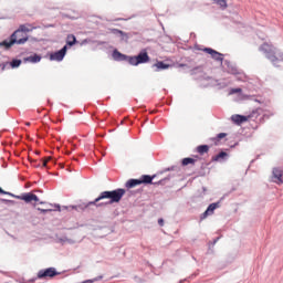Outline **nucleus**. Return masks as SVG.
<instances>
[{
	"label": "nucleus",
	"mask_w": 283,
	"mask_h": 283,
	"mask_svg": "<svg viewBox=\"0 0 283 283\" xmlns=\"http://www.w3.org/2000/svg\"><path fill=\"white\" fill-rule=\"evenodd\" d=\"M77 41H76V35L74 34H69L66 38V45H69L70 48L76 45Z\"/></svg>",
	"instance_id": "20"
},
{
	"label": "nucleus",
	"mask_w": 283,
	"mask_h": 283,
	"mask_svg": "<svg viewBox=\"0 0 283 283\" xmlns=\"http://www.w3.org/2000/svg\"><path fill=\"white\" fill-rule=\"evenodd\" d=\"M203 52H206L207 54H210L211 59H213L214 61H219L220 63L224 61V55L211 48H205Z\"/></svg>",
	"instance_id": "7"
},
{
	"label": "nucleus",
	"mask_w": 283,
	"mask_h": 283,
	"mask_svg": "<svg viewBox=\"0 0 283 283\" xmlns=\"http://www.w3.org/2000/svg\"><path fill=\"white\" fill-rule=\"evenodd\" d=\"M28 41V35H25V33L23 34H18L15 35V38H12V34L11 36L9 38V40H4L0 43V45L2 48H6V50H10L11 46L14 45V43H17V45H23L25 44Z\"/></svg>",
	"instance_id": "2"
},
{
	"label": "nucleus",
	"mask_w": 283,
	"mask_h": 283,
	"mask_svg": "<svg viewBox=\"0 0 283 283\" xmlns=\"http://www.w3.org/2000/svg\"><path fill=\"white\" fill-rule=\"evenodd\" d=\"M176 169H178V166H171V167L164 169V171H176Z\"/></svg>",
	"instance_id": "30"
},
{
	"label": "nucleus",
	"mask_w": 283,
	"mask_h": 283,
	"mask_svg": "<svg viewBox=\"0 0 283 283\" xmlns=\"http://www.w3.org/2000/svg\"><path fill=\"white\" fill-rule=\"evenodd\" d=\"M218 240H220V237L216 238L212 242V244H216L218 242Z\"/></svg>",
	"instance_id": "36"
},
{
	"label": "nucleus",
	"mask_w": 283,
	"mask_h": 283,
	"mask_svg": "<svg viewBox=\"0 0 283 283\" xmlns=\"http://www.w3.org/2000/svg\"><path fill=\"white\" fill-rule=\"evenodd\" d=\"M149 63V54L146 50L140 51L137 55L129 57V65H142Z\"/></svg>",
	"instance_id": "4"
},
{
	"label": "nucleus",
	"mask_w": 283,
	"mask_h": 283,
	"mask_svg": "<svg viewBox=\"0 0 283 283\" xmlns=\"http://www.w3.org/2000/svg\"><path fill=\"white\" fill-rule=\"evenodd\" d=\"M230 94H242V88H232Z\"/></svg>",
	"instance_id": "28"
},
{
	"label": "nucleus",
	"mask_w": 283,
	"mask_h": 283,
	"mask_svg": "<svg viewBox=\"0 0 283 283\" xmlns=\"http://www.w3.org/2000/svg\"><path fill=\"white\" fill-rule=\"evenodd\" d=\"M56 275H61V272H57L56 268H48L38 272L39 280H43V277H56Z\"/></svg>",
	"instance_id": "5"
},
{
	"label": "nucleus",
	"mask_w": 283,
	"mask_h": 283,
	"mask_svg": "<svg viewBox=\"0 0 283 283\" xmlns=\"http://www.w3.org/2000/svg\"><path fill=\"white\" fill-rule=\"evenodd\" d=\"M283 169L282 168H273L272 170V181L276 185H283Z\"/></svg>",
	"instance_id": "8"
},
{
	"label": "nucleus",
	"mask_w": 283,
	"mask_h": 283,
	"mask_svg": "<svg viewBox=\"0 0 283 283\" xmlns=\"http://www.w3.org/2000/svg\"><path fill=\"white\" fill-rule=\"evenodd\" d=\"M32 192H25L21 197H17L18 200H23L24 202H32Z\"/></svg>",
	"instance_id": "21"
},
{
	"label": "nucleus",
	"mask_w": 283,
	"mask_h": 283,
	"mask_svg": "<svg viewBox=\"0 0 283 283\" xmlns=\"http://www.w3.org/2000/svg\"><path fill=\"white\" fill-rule=\"evenodd\" d=\"M222 138H227V133H220L217 135V137L213 138V140H222Z\"/></svg>",
	"instance_id": "26"
},
{
	"label": "nucleus",
	"mask_w": 283,
	"mask_h": 283,
	"mask_svg": "<svg viewBox=\"0 0 283 283\" xmlns=\"http://www.w3.org/2000/svg\"><path fill=\"white\" fill-rule=\"evenodd\" d=\"M229 158V154H227V151H221L218 155L212 157V160L214 163H223L224 160H227Z\"/></svg>",
	"instance_id": "16"
},
{
	"label": "nucleus",
	"mask_w": 283,
	"mask_h": 283,
	"mask_svg": "<svg viewBox=\"0 0 283 283\" xmlns=\"http://www.w3.org/2000/svg\"><path fill=\"white\" fill-rule=\"evenodd\" d=\"M2 195H3V196H10V192L4 191V192H2Z\"/></svg>",
	"instance_id": "37"
},
{
	"label": "nucleus",
	"mask_w": 283,
	"mask_h": 283,
	"mask_svg": "<svg viewBox=\"0 0 283 283\" xmlns=\"http://www.w3.org/2000/svg\"><path fill=\"white\" fill-rule=\"evenodd\" d=\"M21 63L22 61L19 60V59H13L11 62H10V66L14 70L17 67H20L21 66Z\"/></svg>",
	"instance_id": "25"
},
{
	"label": "nucleus",
	"mask_w": 283,
	"mask_h": 283,
	"mask_svg": "<svg viewBox=\"0 0 283 283\" xmlns=\"http://www.w3.org/2000/svg\"><path fill=\"white\" fill-rule=\"evenodd\" d=\"M114 61H125L126 63H129V55L120 53L118 50H114L112 54Z\"/></svg>",
	"instance_id": "10"
},
{
	"label": "nucleus",
	"mask_w": 283,
	"mask_h": 283,
	"mask_svg": "<svg viewBox=\"0 0 283 283\" xmlns=\"http://www.w3.org/2000/svg\"><path fill=\"white\" fill-rule=\"evenodd\" d=\"M259 50H260V52H264L266 59H269V61H271V63H273L274 65L276 63H280V59H277V56L275 55V50L269 43L262 44L259 48Z\"/></svg>",
	"instance_id": "3"
},
{
	"label": "nucleus",
	"mask_w": 283,
	"mask_h": 283,
	"mask_svg": "<svg viewBox=\"0 0 283 283\" xmlns=\"http://www.w3.org/2000/svg\"><path fill=\"white\" fill-rule=\"evenodd\" d=\"M158 224H159V227H163L165 224V220L158 219Z\"/></svg>",
	"instance_id": "33"
},
{
	"label": "nucleus",
	"mask_w": 283,
	"mask_h": 283,
	"mask_svg": "<svg viewBox=\"0 0 283 283\" xmlns=\"http://www.w3.org/2000/svg\"><path fill=\"white\" fill-rule=\"evenodd\" d=\"M25 63H41V55L33 54L24 59Z\"/></svg>",
	"instance_id": "17"
},
{
	"label": "nucleus",
	"mask_w": 283,
	"mask_h": 283,
	"mask_svg": "<svg viewBox=\"0 0 283 283\" xmlns=\"http://www.w3.org/2000/svg\"><path fill=\"white\" fill-rule=\"evenodd\" d=\"M33 167H41V164H33Z\"/></svg>",
	"instance_id": "38"
},
{
	"label": "nucleus",
	"mask_w": 283,
	"mask_h": 283,
	"mask_svg": "<svg viewBox=\"0 0 283 283\" xmlns=\"http://www.w3.org/2000/svg\"><path fill=\"white\" fill-rule=\"evenodd\" d=\"M216 209H220V201L210 203L207 210L201 214V220H205V218H207L208 216H213Z\"/></svg>",
	"instance_id": "9"
},
{
	"label": "nucleus",
	"mask_w": 283,
	"mask_h": 283,
	"mask_svg": "<svg viewBox=\"0 0 283 283\" xmlns=\"http://www.w3.org/2000/svg\"><path fill=\"white\" fill-rule=\"evenodd\" d=\"M0 201L3 202L4 205H15V201L10 199H0Z\"/></svg>",
	"instance_id": "27"
},
{
	"label": "nucleus",
	"mask_w": 283,
	"mask_h": 283,
	"mask_svg": "<svg viewBox=\"0 0 283 283\" xmlns=\"http://www.w3.org/2000/svg\"><path fill=\"white\" fill-rule=\"evenodd\" d=\"M60 242H67V238L60 239Z\"/></svg>",
	"instance_id": "35"
},
{
	"label": "nucleus",
	"mask_w": 283,
	"mask_h": 283,
	"mask_svg": "<svg viewBox=\"0 0 283 283\" xmlns=\"http://www.w3.org/2000/svg\"><path fill=\"white\" fill-rule=\"evenodd\" d=\"M155 178L156 176L143 175L139 178V185H153Z\"/></svg>",
	"instance_id": "14"
},
{
	"label": "nucleus",
	"mask_w": 283,
	"mask_h": 283,
	"mask_svg": "<svg viewBox=\"0 0 283 283\" xmlns=\"http://www.w3.org/2000/svg\"><path fill=\"white\" fill-rule=\"evenodd\" d=\"M169 67L171 66L163 61L153 64V69H155V72H160L161 70H169Z\"/></svg>",
	"instance_id": "15"
},
{
	"label": "nucleus",
	"mask_w": 283,
	"mask_h": 283,
	"mask_svg": "<svg viewBox=\"0 0 283 283\" xmlns=\"http://www.w3.org/2000/svg\"><path fill=\"white\" fill-rule=\"evenodd\" d=\"M9 196H11V198H17L18 196L12 193V192H9Z\"/></svg>",
	"instance_id": "34"
},
{
	"label": "nucleus",
	"mask_w": 283,
	"mask_h": 283,
	"mask_svg": "<svg viewBox=\"0 0 283 283\" xmlns=\"http://www.w3.org/2000/svg\"><path fill=\"white\" fill-rule=\"evenodd\" d=\"M138 185H140L139 179H129L125 184V187H126V189H134V187H138Z\"/></svg>",
	"instance_id": "19"
},
{
	"label": "nucleus",
	"mask_w": 283,
	"mask_h": 283,
	"mask_svg": "<svg viewBox=\"0 0 283 283\" xmlns=\"http://www.w3.org/2000/svg\"><path fill=\"white\" fill-rule=\"evenodd\" d=\"M181 165L184 167H187V165H196V159H193L191 157H186L182 159Z\"/></svg>",
	"instance_id": "22"
},
{
	"label": "nucleus",
	"mask_w": 283,
	"mask_h": 283,
	"mask_svg": "<svg viewBox=\"0 0 283 283\" xmlns=\"http://www.w3.org/2000/svg\"><path fill=\"white\" fill-rule=\"evenodd\" d=\"M198 154L202 156V154L209 153V146L208 145H200L197 147Z\"/></svg>",
	"instance_id": "23"
},
{
	"label": "nucleus",
	"mask_w": 283,
	"mask_h": 283,
	"mask_svg": "<svg viewBox=\"0 0 283 283\" xmlns=\"http://www.w3.org/2000/svg\"><path fill=\"white\" fill-rule=\"evenodd\" d=\"M50 160H52V157H48L45 160H43L42 167H48V163H50Z\"/></svg>",
	"instance_id": "31"
},
{
	"label": "nucleus",
	"mask_w": 283,
	"mask_h": 283,
	"mask_svg": "<svg viewBox=\"0 0 283 283\" xmlns=\"http://www.w3.org/2000/svg\"><path fill=\"white\" fill-rule=\"evenodd\" d=\"M27 126L30 127V123H27Z\"/></svg>",
	"instance_id": "41"
},
{
	"label": "nucleus",
	"mask_w": 283,
	"mask_h": 283,
	"mask_svg": "<svg viewBox=\"0 0 283 283\" xmlns=\"http://www.w3.org/2000/svg\"><path fill=\"white\" fill-rule=\"evenodd\" d=\"M32 201H34V202H39V197L36 196V195H32Z\"/></svg>",
	"instance_id": "32"
},
{
	"label": "nucleus",
	"mask_w": 283,
	"mask_h": 283,
	"mask_svg": "<svg viewBox=\"0 0 283 283\" xmlns=\"http://www.w3.org/2000/svg\"><path fill=\"white\" fill-rule=\"evenodd\" d=\"M24 32H30V29H28V27L22 24V25H20V28L18 30H15L12 33V39L17 38V35H19V34H25Z\"/></svg>",
	"instance_id": "18"
},
{
	"label": "nucleus",
	"mask_w": 283,
	"mask_h": 283,
	"mask_svg": "<svg viewBox=\"0 0 283 283\" xmlns=\"http://www.w3.org/2000/svg\"><path fill=\"white\" fill-rule=\"evenodd\" d=\"M40 205H45V202H43V201H40Z\"/></svg>",
	"instance_id": "40"
},
{
	"label": "nucleus",
	"mask_w": 283,
	"mask_h": 283,
	"mask_svg": "<svg viewBox=\"0 0 283 283\" xmlns=\"http://www.w3.org/2000/svg\"><path fill=\"white\" fill-rule=\"evenodd\" d=\"M223 64L227 67V72L228 74H240V72L238 71V67L235 66V64L231 63V61L229 60H224Z\"/></svg>",
	"instance_id": "11"
},
{
	"label": "nucleus",
	"mask_w": 283,
	"mask_h": 283,
	"mask_svg": "<svg viewBox=\"0 0 283 283\" xmlns=\"http://www.w3.org/2000/svg\"><path fill=\"white\" fill-rule=\"evenodd\" d=\"M38 211H41V213H50V211H52V208H46V209L38 208Z\"/></svg>",
	"instance_id": "29"
},
{
	"label": "nucleus",
	"mask_w": 283,
	"mask_h": 283,
	"mask_svg": "<svg viewBox=\"0 0 283 283\" xmlns=\"http://www.w3.org/2000/svg\"><path fill=\"white\" fill-rule=\"evenodd\" d=\"M65 54H67V45H64L61 50L50 54V61H57L61 63L63 59H65Z\"/></svg>",
	"instance_id": "6"
},
{
	"label": "nucleus",
	"mask_w": 283,
	"mask_h": 283,
	"mask_svg": "<svg viewBox=\"0 0 283 283\" xmlns=\"http://www.w3.org/2000/svg\"><path fill=\"white\" fill-rule=\"evenodd\" d=\"M213 2L221 8V10H227V0H213Z\"/></svg>",
	"instance_id": "24"
},
{
	"label": "nucleus",
	"mask_w": 283,
	"mask_h": 283,
	"mask_svg": "<svg viewBox=\"0 0 283 283\" xmlns=\"http://www.w3.org/2000/svg\"><path fill=\"white\" fill-rule=\"evenodd\" d=\"M111 32L112 34H115V36H119L120 41H129V35H127V33L124 31L112 29Z\"/></svg>",
	"instance_id": "13"
},
{
	"label": "nucleus",
	"mask_w": 283,
	"mask_h": 283,
	"mask_svg": "<svg viewBox=\"0 0 283 283\" xmlns=\"http://www.w3.org/2000/svg\"><path fill=\"white\" fill-rule=\"evenodd\" d=\"M231 120H233L235 125H242V123H247V120H249V116L235 114L231 116Z\"/></svg>",
	"instance_id": "12"
},
{
	"label": "nucleus",
	"mask_w": 283,
	"mask_h": 283,
	"mask_svg": "<svg viewBox=\"0 0 283 283\" xmlns=\"http://www.w3.org/2000/svg\"><path fill=\"white\" fill-rule=\"evenodd\" d=\"M124 196L125 189L123 188H118L111 191L106 190L101 192L94 201H90L88 203H82L78 206H73L72 209H75V211H85V209H87V207H92V205H95L96 207H107V205H114L115 202L123 200Z\"/></svg>",
	"instance_id": "1"
},
{
	"label": "nucleus",
	"mask_w": 283,
	"mask_h": 283,
	"mask_svg": "<svg viewBox=\"0 0 283 283\" xmlns=\"http://www.w3.org/2000/svg\"><path fill=\"white\" fill-rule=\"evenodd\" d=\"M0 193H6V190L1 189V187H0Z\"/></svg>",
	"instance_id": "39"
}]
</instances>
